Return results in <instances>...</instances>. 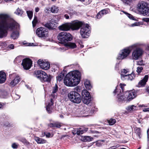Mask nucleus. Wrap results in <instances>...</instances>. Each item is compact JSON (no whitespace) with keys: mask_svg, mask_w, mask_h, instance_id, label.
<instances>
[{"mask_svg":"<svg viewBox=\"0 0 149 149\" xmlns=\"http://www.w3.org/2000/svg\"><path fill=\"white\" fill-rule=\"evenodd\" d=\"M56 23L54 19H52L49 23H47L45 24V26L49 29H53L55 26Z\"/></svg>","mask_w":149,"mask_h":149,"instance_id":"obj_21","label":"nucleus"},{"mask_svg":"<svg viewBox=\"0 0 149 149\" xmlns=\"http://www.w3.org/2000/svg\"><path fill=\"white\" fill-rule=\"evenodd\" d=\"M125 86V85L124 84H120V86L122 89V91H123V87Z\"/></svg>","mask_w":149,"mask_h":149,"instance_id":"obj_55","label":"nucleus"},{"mask_svg":"<svg viewBox=\"0 0 149 149\" xmlns=\"http://www.w3.org/2000/svg\"><path fill=\"white\" fill-rule=\"evenodd\" d=\"M6 79V74L2 71L0 72V84L4 83Z\"/></svg>","mask_w":149,"mask_h":149,"instance_id":"obj_27","label":"nucleus"},{"mask_svg":"<svg viewBox=\"0 0 149 149\" xmlns=\"http://www.w3.org/2000/svg\"><path fill=\"white\" fill-rule=\"evenodd\" d=\"M137 64L138 65H143V61H138L137 62Z\"/></svg>","mask_w":149,"mask_h":149,"instance_id":"obj_56","label":"nucleus"},{"mask_svg":"<svg viewBox=\"0 0 149 149\" xmlns=\"http://www.w3.org/2000/svg\"><path fill=\"white\" fill-rule=\"evenodd\" d=\"M3 104L0 102V109H3Z\"/></svg>","mask_w":149,"mask_h":149,"instance_id":"obj_64","label":"nucleus"},{"mask_svg":"<svg viewBox=\"0 0 149 149\" xmlns=\"http://www.w3.org/2000/svg\"><path fill=\"white\" fill-rule=\"evenodd\" d=\"M138 107L136 106L131 105L128 106L126 108V110L129 112L137 110Z\"/></svg>","mask_w":149,"mask_h":149,"instance_id":"obj_31","label":"nucleus"},{"mask_svg":"<svg viewBox=\"0 0 149 149\" xmlns=\"http://www.w3.org/2000/svg\"><path fill=\"white\" fill-rule=\"evenodd\" d=\"M18 144L16 143H13L12 145V147L13 148H17L18 146Z\"/></svg>","mask_w":149,"mask_h":149,"instance_id":"obj_48","label":"nucleus"},{"mask_svg":"<svg viewBox=\"0 0 149 149\" xmlns=\"http://www.w3.org/2000/svg\"><path fill=\"white\" fill-rule=\"evenodd\" d=\"M87 128H86L84 130H83L81 129V128H80L77 129L76 132H73L72 133L74 135L77 134V135H79L81 134H82L84 132H86L87 131Z\"/></svg>","mask_w":149,"mask_h":149,"instance_id":"obj_29","label":"nucleus"},{"mask_svg":"<svg viewBox=\"0 0 149 149\" xmlns=\"http://www.w3.org/2000/svg\"><path fill=\"white\" fill-rule=\"evenodd\" d=\"M23 13V11L19 8H18L15 12V13L19 16H21Z\"/></svg>","mask_w":149,"mask_h":149,"instance_id":"obj_37","label":"nucleus"},{"mask_svg":"<svg viewBox=\"0 0 149 149\" xmlns=\"http://www.w3.org/2000/svg\"><path fill=\"white\" fill-rule=\"evenodd\" d=\"M135 77V76L134 74L132 73L131 74H128L127 75H122L121 76V79L123 80L125 79L132 80Z\"/></svg>","mask_w":149,"mask_h":149,"instance_id":"obj_19","label":"nucleus"},{"mask_svg":"<svg viewBox=\"0 0 149 149\" xmlns=\"http://www.w3.org/2000/svg\"><path fill=\"white\" fill-rule=\"evenodd\" d=\"M26 13L29 19H31L33 16V12L31 11H27Z\"/></svg>","mask_w":149,"mask_h":149,"instance_id":"obj_42","label":"nucleus"},{"mask_svg":"<svg viewBox=\"0 0 149 149\" xmlns=\"http://www.w3.org/2000/svg\"><path fill=\"white\" fill-rule=\"evenodd\" d=\"M57 38L60 42L64 45L73 39V37L70 33L64 32L59 33Z\"/></svg>","mask_w":149,"mask_h":149,"instance_id":"obj_5","label":"nucleus"},{"mask_svg":"<svg viewBox=\"0 0 149 149\" xmlns=\"http://www.w3.org/2000/svg\"><path fill=\"white\" fill-rule=\"evenodd\" d=\"M109 10L104 9L100 11L97 15V19L100 18L104 15H105L108 13Z\"/></svg>","mask_w":149,"mask_h":149,"instance_id":"obj_24","label":"nucleus"},{"mask_svg":"<svg viewBox=\"0 0 149 149\" xmlns=\"http://www.w3.org/2000/svg\"><path fill=\"white\" fill-rule=\"evenodd\" d=\"M8 48L10 49H13L14 48V45L13 44H11L8 45Z\"/></svg>","mask_w":149,"mask_h":149,"instance_id":"obj_50","label":"nucleus"},{"mask_svg":"<svg viewBox=\"0 0 149 149\" xmlns=\"http://www.w3.org/2000/svg\"><path fill=\"white\" fill-rule=\"evenodd\" d=\"M50 134L49 133H47L46 134H45V135H46V136L47 137H50Z\"/></svg>","mask_w":149,"mask_h":149,"instance_id":"obj_61","label":"nucleus"},{"mask_svg":"<svg viewBox=\"0 0 149 149\" xmlns=\"http://www.w3.org/2000/svg\"><path fill=\"white\" fill-rule=\"evenodd\" d=\"M140 23L139 22H136L130 24V26L134 27V26H139L140 25Z\"/></svg>","mask_w":149,"mask_h":149,"instance_id":"obj_46","label":"nucleus"},{"mask_svg":"<svg viewBox=\"0 0 149 149\" xmlns=\"http://www.w3.org/2000/svg\"><path fill=\"white\" fill-rule=\"evenodd\" d=\"M11 76L13 77V79L10 83L9 85L11 87H13L19 82L20 78L18 75L15 74H13Z\"/></svg>","mask_w":149,"mask_h":149,"instance_id":"obj_12","label":"nucleus"},{"mask_svg":"<svg viewBox=\"0 0 149 149\" xmlns=\"http://www.w3.org/2000/svg\"><path fill=\"white\" fill-rule=\"evenodd\" d=\"M34 75L42 82L49 81L51 79V76H48L45 72L42 71L37 70L35 72Z\"/></svg>","mask_w":149,"mask_h":149,"instance_id":"obj_7","label":"nucleus"},{"mask_svg":"<svg viewBox=\"0 0 149 149\" xmlns=\"http://www.w3.org/2000/svg\"><path fill=\"white\" fill-rule=\"evenodd\" d=\"M103 140L102 141H99L96 142V145L97 146H100L102 145V142H103Z\"/></svg>","mask_w":149,"mask_h":149,"instance_id":"obj_49","label":"nucleus"},{"mask_svg":"<svg viewBox=\"0 0 149 149\" xmlns=\"http://www.w3.org/2000/svg\"><path fill=\"white\" fill-rule=\"evenodd\" d=\"M9 94L8 91L6 89H0V97L2 98H6Z\"/></svg>","mask_w":149,"mask_h":149,"instance_id":"obj_22","label":"nucleus"},{"mask_svg":"<svg viewBox=\"0 0 149 149\" xmlns=\"http://www.w3.org/2000/svg\"><path fill=\"white\" fill-rule=\"evenodd\" d=\"M64 76L65 74L64 72H61L59 73L58 76L56 77L57 81H61L63 79Z\"/></svg>","mask_w":149,"mask_h":149,"instance_id":"obj_35","label":"nucleus"},{"mask_svg":"<svg viewBox=\"0 0 149 149\" xmlns=\"http://www.w3.org/2000/svg\"><path fill=\"white\" fill-rule=\"evenodd\" d=\"M37 63L40 68L42 69L47 70L49 68L50 64L47 62L40 59L38 61Z\"/></svg>","mask_w":149,"mask_h":149,"instance_id":"obj_14","label":"nucleus"},{"mask_svg":"<svg viewBox=\"0 0 149 149\" xmlns=\"http://www.w3.org/2000/svg\"><path fill=\"white\" fill-rule=\"evenodd\" d=\"M109 10L104 9L100 11L97 15V19L100 18L104 15H105L108 13Z\"/></svg>","mask_w":149,"mask_h":149,"instance_id":"obj_26","label":"nucleus"},{"mask_svg":"<svg viewBox=\"0 0 149 149\" xmlns=\"http://www.w3.org/2000/svg\"><path fill=\"white\" fill-rule=\"evenodd\" d=\"M145 90L146 92L149 94V86L146 87Z\"/></svg>","mask_w":149,"mask_h":149,"instance_id":"obj_58","label":"nucleus"},{"mask_svg":"<svg viewBox=\"0 0 149 149\" xmlns=\"http://www.w3.org/2000/svg\"><path fill=\"white\" fill-rule=\"evenodd\" d=\"M68 97L71 102L74 103H80L81 100V95L75 91H70L68 94Z\"/></svg>","mask_w":149,"mask_h":149,"instance_id":"obj_6","label":"nucleus"},{"mask_svg":"<svg viewBox=\"0 0 149 149\" xmlns=\"http://www.w3.org/2000/svg\"><path fill=\"white\" fill-rule=\"evenodd\" d=\"M142 20L146 22H149V18H145L142 19Z\"/></svg>","mask_w":149,"mask_h":149,"instance_id":"obj_54","label":"nucleus"},{"mask_svg":"<svg viewBox=\"0 0 149 149\" xmlns=\"http://www.w3.org/2000/svg\"><path fill=\"white\" fill-rule=\"evenodd\" d=\"M59 29L61 31H67L69 30L70 28V23H66L63 24L58 27Z\"/></svg>","mask_w":149,"mask_h":149,"instance_id":"obj_17","label":"nucleus"},{"mask_svg":"<svg viewBox=\"0 0 149 149\" xmlns=\"http://www.w3.org/2000/svg\"><path fill=\"white\" fill-rule=\"evenodd\" d=\"M58 90V87L57 85L56 84L54 87L52 93L51 94V95L53 97L55 98V95L54 94L56 93Z\"/></svg>","mask_w":149,"mask_h":149,"instance_id":"obj_39","label":"nucleus"},{"mask_svg":"<svg viewBox=\"0 0 149 149\" xmlns=\"http://www.w3.org/2000/svg\"><path fill=\"white\" fill-rule=\"evenodd\" d=\"M143 136V133L141 129L135 127L134 129L133 138L135 140L140 141Z\"/></svg>","mask_w":149,"mask_h":149,"instance_id":"obj_11","label":"nucleus"},{"mask_svg":"<svg viewBox=\"0 0 149 149\" xmlns=\"http://www.w3.org/2000/svg\"><path fill=\"white\" fill-rule=\"evenodd\" d=\"M91 101V97L82 98V101L84 103L88 104Z\"/></svg>","mask_w":149,"mask_h":149,"instance_id":"obj_36","label":"nucleus"},{"mask_svg":"<svg viewBox=\"0 0 149 149\" xmlns=\"http://www.w3.org/2000/svg\"><path fill=\"white\" fill-rule=\"evenodd\" d=\"M64 17L67 19H69V17L68 15L67 14H65L64 15Z\"/></svg>","mask_w":149,"mask_h":149,"instance_id":"obj_62","label":"nucleus"},{"mask_svg":"<svg viewBox=\"0 0 149 149\" xmlns=\"http://www.w3.org/2000/svg\"><path fill=\"white\" fill-rule=\"evenodd\" d=\"M53 104L52 100L51 99L49 101L48 105L46 106V110L49 113H51L52 112Z\"/></svg>","mask_w":149,"mask_h":149,"instance_id":"obj_23","label":"nucleus"},{"mask_svg":"<svg viewBox=\"0 0 149 149\" xmlns=\"http://www.w3.org/2000/svg\"><path fill=\"white\" fill-rule=\"evenodd\" d=\"M91 27L87 24H82L81 27L80 32L82 37L88 38L91 33Z\"/></svg>","mask_w":149,"mask_h":149,"instance_id":"obj_8","label":"nucleus"},{"mask_svg":"<svg viewBox=\"0 0 149 149\" xmlns=\"http://www.w3.org/2000/svg\"><path fill=\"white\" fill-rule=\"evenodd\" d=\"M64 45L65 47L72 49L76 48L77 46L75 43L71 42H68Z\"/></svg>","mask_w":149,"mask_h":149,"instance_id":"obj_28","label":"nucleus"},{"mask_svg":"<svg viewBox=\"0 0 149 149\" xmlns=\"http://www.w3.org/2000/svg\"><path fill=\"white\" fill-rule=\"evenodd\" d=\"M35 140L39 144L44 143L46 142L45 140L38 137H35Z\"/></svg>","mask_w":149,"mask_h":149,"instance_id":"obj_32","label":"nucleus"},{"mask_svg":"<svg viewBox=\"0 0 149 149\" xmlns=\"http://www.w3.org/2000/svg\"><path fill=\"white\" fill-rule=\"evenodd\" d=\"M19 25L15 21L9 19V16L5 13L0 14V38L6 37L8 30H14L11 34L13 39H17L19 36Z\"/></svg>","mask_w":149,"mask_h":149,"instance_id":"obj_1","label":"nucleus"},{"mask_svg":"<svg viewBox=\"0 0 149 149\" xmlns=\"http://www.w3.org/2000/svg\"><path fill=\"white\" fill-rule=\"evenodd\" d=\"M123 12L124 13H125L126 15L130 19H133V20H134V18L133 17V16L131 15H130L129 13H126L124 11H123Z\"/></svg>","mask_w":149,"mask_h":149,"instance_id":"obj_45","label":"nucleus"},{"mask_svg":"<svg viewBox=\"0 0 149 149\" xmlns=\"http://www.w3.org/2000/svg\"><path fill=\"white\" fill-rule=\"evenodd\" d=\"M127 101H130L135 98L136 96V92L134 91H131L129 92L125 93Z\"/></svg>","mask_w":149,"mask_h":149,"instance_id":"obj_16","label":"nucleus"},{"mask_svg":"<svg viewBox=\"0 0 149 149\" xmlns=\"http://www.w3.org/2000/svg\"><path fill=\"white\" fill-rule=\"evenodd\" d=\"M143 69V68L142 67H138L137 68L136 72L139 74L140 73Z\"/></svg>","mask_w":149,"mask_h":149,"instance_id":"obj_47","label":"nucleus"},{"mask_svg":"<svg viewBox=\"0 0 149 149\" xmlns=\"http://www.w3.org/2000/svg\"><path fill=\"white\" fill-rule=\"evenodd\" d=\"M138 123H142V122H143L142 119L141 118L139 119L138 120Z\"/></svg>","mask_w":149,"mask_h":149,"instance_id":"obj_60","label":"nucleus"},{"mask_svg":"<svg viewBox=\"0 0 149 149\" xmlns=\"http://www.w3.org/2000/svg\"><path fill=\"white\" fill-rule=\"evenodd\" d=\"M51 12L54 13H56L58 12V7L55 6H52L51 8Z\"/></svg>","mask_w":149,"mask_h":149,"instance_id":"obj_38","label":"nucleus"},{"mask_svg":"<svg viewBox=\"0 0 149 149\" xmlns=\"http://www.w3.org/2000/svg\"><path fill=\"white\" fill-rule=\"evenodd\" d=\"M109 10L104 9L100 11L97 15V19L100 18L104 15H105L108 13Z\"/></svg>","mask_w":149,"mask_h":149,"instance_id":"obj_25","label":"nucleus"},{"mask_svg":"<svg viewBox=\"0 0 149 149\" xmlns=\"http://www.w3.org/2000/svg\"><path fill=\"white\" fill-rule=\"evenodd\" d=\"M120 93L118 94L117 97V100L118 102H122L123 101H127L125 93L123 94L120 92Z\"/></svg>","mask_w":149,"mask_h":149,"instance_id":"obj_18","label":"nucleus"},{"mask_svg":"<svg viewBox=\"0 0 149 149\" xmlns=\"http://www.w3.org/2000/svg\"><path fill=\"white\" fill-rule=\"evenodd\" d=\"M13 0H0V3H4V1H5L6 2H9L10 1H12Z\"/></svg>","mask_w":149,"mask_h":149,"instance_id":"obj_53","label":"nucleus"},{"mask_svg":"<svg viewBox=\"0 0 149 149\" xmlns=\"http://www.w3.org/2000/svg\"><path fill=\"white\" fill-rule=\"evenodd\" d=\"M48 33L47 29L43 27L38 28L36 31V35L40 38L46 37L47 36Z\"/></svg>","mask_w":149,"mask_h":149,"instance_id":"obj_10","label":"nucleus"},{"mask_svg":"<svg viewBox=\"0 0 149 149\" xmlns=\"http://www.w3.org/2000/svg\"><path fill=\"white\" fill-rule=\"evenodd\" d=\"M116 120L114 119H111L108 120V122L110 125H113L115 123Z\"/></svg>","mask_w":149,"mask_h":149,"instance_id":"obj_41","label":"nucleus"},{"mask_svg":"<svg viewBox=\"0 0 149 149\" xmlns=\"http://www.w3.org/2000/svg\"><path fill=\"white\" fill-rule=\"evenodd\" d=\"M148 79V76L146 75L140 81L138 84V86L139 87L144 86L146 84Z\"/></svg>","mask_w":149,"mask_h":149,"instance_id":"obj_20","label":"nucleus"},{"mask_svg":"<svg viewBox=\"0 0 149 149\" xmlns=\"http://www.w3.org/2000/svg\"><path fill=\"white\" fill-rule=\"evenodd\" d=\"M82 98L91 97L89 92L86 90H84L82 91Z\"/></svg>","mask_w":149,"mask_h":149,"instance_id":"obj_33","label":"nucleus"},{"mask_svg":"<svg viewBox=\"0 0 149 149\" xmlns=\"http://www.w3.org/2000/svg\"><path fill=\"white\" fill-rule=\"evenodd\" d=\"M147 138H148V141H149V129L148 130H147Z\"/></svg>","mask_w":149,"mask_h":149,"instance_id":"obj_63","label":"nucleus"},{"mask_svg":"<svg viewBox=\"0 0 149 149\" xmlns=\"http://www.w3.org/2000/svg\"><path fill=\"white\" fill-rule=\"evenodd\" d=\"M24 44L26 46H35L34 45H33V43H27L26 44Z\"/></svg>","mask_w":149,"mask_h":149,"instance_id":"obj_51","label":"nucleus"},{"mask_svg":"<svg viewBox=\"0 0 149 149\" xmlns=\"http://www.w3.org/2000/svg\"><path fill=\"white\" fill-rule=\"evenodd\" d=\"M32 64V61L29 58H25L22 61V65L25 70H29L31 68Z\"/></svg>","mask_w":149,"mask_h":149,"instance_id":"obj_15","label":"nucleus"},{"mask_svg":"<svg viewBox=\"0 0 149 149\" xmlns=\"http://www.w3.org/2000/svg\"><path fill=\"white\" fill-rule=\"evenodd\" d=\"M128 72L127 70L125 69H122L121 70V76L122 75H125V74L127 73Z\"/></svg>","mask_w":149,"mask_h":149,"instance_id":"obj_44","label":"nucleus"},{"mask_svg":"<svg viewBox=\"0 0 149 149\" xmlns=\"http://www.w3.org/2000/svg\"><path fill=\"white\" fill-rule=\"evenodd\" d=\"M84 85L86 89L90 90L92 88L90 81L87 80H86L84 82Z\"/></svg>","mask_w":149,"mask_h":149,"instance_id":"obj_34","label":"nucleus"},{"mask_svg":"<svg viewBox=\"0 0 149 149\" xmlns=\"http://www.w3.org/2000/svg\"><path fill=\"white\" fill-rule=\"evenodd\" d=\"M70 28L72 30H78L81 27L83 23L78 21H75L71 23H70Z\"/></svg>","mask_w":149,"mask_h":149,"instance_id":"obj_13","label":"nucleus"},{"mask_svg":"<svg viewBox=\"0 0 149 149\" xmlns=\"http://www.w3.org/2000/svg\"><path fill=\"white\" fill-rule=\"evenodd\" d=\"M137 9L143 15L149 16V4L148 3L144 1L139 2L137 5Z\"/></svg>","mask_w":149,"mask_h":149,"instance_id":"obj_4","label":"nucleus"},{"mask_svg":"<svg viewBox=\"0 0 149 149\" xmlns=\"http://www.w3.org/2000/svg\"><path fill=\"white\" fill-rule=\"evenodd\" d=\"M81 140L83 141H90L92 140L93 138L89 136H81Z\"/></svg>","mask_w":149,"mask_h":149,"instance_id":"obj_30","label":"nucleus"},{"mask_svg":"<svg viewBox=\"0 0 149 149\" xmlns=\"http://www.w3.org/2000/svg\"><path fill=\"white\" fill-rule=\"evenodd\" d=\"M38 22L37 18L36 16H34V19L32 22L33 26L35 27Z\"/></svg>","mask_w":149,"mask_h":149,"instance_id":"obj_40","label":"nucleus"},{"mask_svg":"<svg viewBox=\"0 0 149 149\" xmlns=\"http://www.w3.org/2000/svg\"><path fill=\"white\" fill-rule=\"evenodd\" d=\"M49 126L50 127H56L59 128L61 126V124L59 123H55L54 124H51L49 125Z\"/></svg>","mask_w":149,"mask_h":149,"instance_id":"obj_43","label":"nucleus"},{"mask_svg":"<svg viewBox=\"0 0 149 149\" xmlns=\"http://www.w3.org/2000/svg\"><path fill=\"white\" fill-rule=\"evenodd\" d=\"M121 1L125 3L128 4L130 2L131 0H121Z\"/></svg>","mask_w":149,"mask_h":149,"instance_id":"obj_52","label":"nucleus"},{"mask_svg":"<svg viewBox=\"0 0 149 149\" xmlns=\"http://www.w3.org/2000/svg\"><path fill=\"white\" fill-rule=\"evenodd\" d=\"M137 47L133 50L132 53V58L134 60L138 59L142 55L144 52L142 49Z\"/></svg>","mask_w":149,"mask_h":149,"instance_id":"obj_9","label":"nucleus"},{"mask_svg":"<svg viewBox=\"0 0 149 149\" xmlns=\"http://www.w3.org/2000/svg\"><path fill=\"white\" fill-rule=\"evenodd\" d=\"M140 45H141L139 43H135L123 49L119 52L117 58L119 60H122L125 58L130 54L132 49H134L137 47H139Z\"/></svg>","mask_w":149,"mask_h":149,"instance_id":"obj_3","label":"nucleus"},{"mask_svg":"<svg viewBox=\"0 0 149 149\" xmlns=\"http://www.w3.org/2000/svg\"><path fill=\"white\" fill-rule=\"evenodd\" d=\"M143 111L144 112L149 111V108H145L143 109Z\"/></svg>","mask_w":149,"mask_h":149,"instance_id":"obj_59","label":"nucleus"},{"mask_svg":"<svg viewBox=\"0 0 149 149\" xmlns=\"http://www.w3.org/2000/svg\"><path fill=\"white\" fill-rule=\"evenodd\" d=\"M86 4H89L92 1V0H85Z\"/></svg>","mask_w":149,"mask_h":149,"instance_id":"obj_57","label":"nucleus"},{"mask_svg":"<svg viewBox=\"0 0 149 149\" xmlns=\"http://www.w3.org/2000/svg\"><path fill=\"white\" fill-rule=\"evenodd\" d=\"M81 74L78 71H74L68 73L64 80V84L68 86H74L77 85L80 82Z\"/></svg>","mask_w":149,"mask_h":149,"instance_id":"obj_2","label":"nucleus"}]
</instances>
